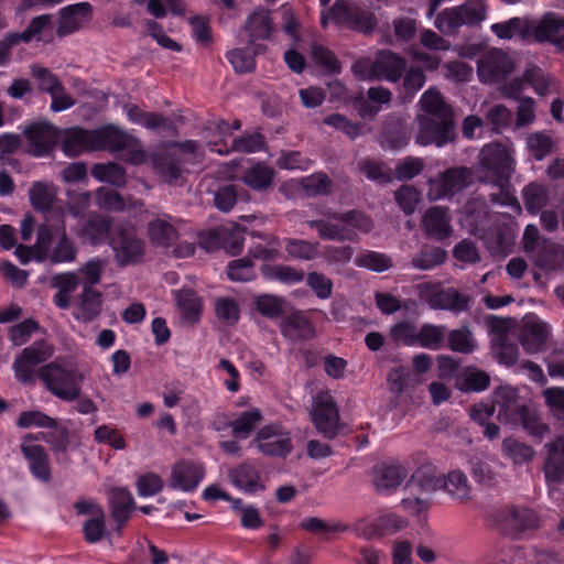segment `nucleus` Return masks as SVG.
I'll return each instance as SVG.
<instances>
[{"label": "nucleus", "instance_id": "obj_33", "mask_svg": "<svg viewBox=\"0 0 564 564\" xmlns=\"http://www.w3.org/2000/svg\"><path fill=\"white\" fill-rule=\"evenodd\" d=\"M281 333L290 340L310 339L315 335L311 322L302 312H294L280 323Z\"/></svg>", "mask_w": 564, "mask_h": 564}, {"label": "nucleus", "instance_id": "obj_13", "mask_svg": "<svg viewBox=\"0 0 564 564\" xmlns=\"http://www.w3.org/2000/svg\"><path fill=\"white\" fill-rule=\"evenodd\" d=\"M251 444L265 456L285 457L293 448L290 432L280 424L261 427Z\"/></svg>", "mask_w": 564, "mask_h": 564}, {"label": "nucleus", "instance_id": "obj_6", "mask_svg": "<svg viewBox=\"0 0 564 564\" xmlns=\"http://www.w3.org/2000/svg\"><path fill=\"white\" fill-rule=\"evenodd\" d=\"M94 151L107 150L132 164H141L147 155L138 139L119 128L109 126L93 130Z\"/></svg>", "mask_w": 564, "mask_h": 564}, {"label": "nucleus", "instance_id": "obj_16", "mask_svg": "<svg viewBox=\"0 0 564 564\" xmlns=\"http://www.w3.org/2000/svg\"><path fill=\"white\" fill-rule=\"evenodd\" d=\"M312 420L319 433L332 438L339 427V414L333 397L328 392L318 393L311 412Z\"/></svg>", "mask_w": 564, "mask_h": 564}, {"label": "nucleus", "instance_id": "obj_55", "mask_svg": "<svg viewBox=\"0 0 564 564\" xmlns=\"http://www.w3.org/2000/svg\"><path fill=\"white\" fill-rule=\"evenodd\" d=\"M318 242H311L302 239H286L285 250L293 259L312 260L318 256Z\"/></svg>", "mask_w": 564, "mask_h": 564}, {"label": "nucleus", "instance_id": "obj_20", "mask_svg": "<svg viewBox=\"0 0 564 564\" xmlns=\"http://www.w3.org/2000/svg\"><path fill=\"white\" fill-rule=\"evenodd\" d=\"M111 247L120 265L134 264L144 256V243L129 229L119 230L111 237Z\"/></svg>", "mask_w": 564, "mask_h": 564}, {"label": "nucleus", "instance_id": "obj_57", "mask_svg": "<svg viewBox=\"0 0 564 564\" xmlns=\"http://www.w3.org/2000/svg\"><path fill=\"white\" fill-rule=\"evenodd\" d=\"M355 264L376 272H383L392 267V260L384 253L364 251L355 259Z\"/></svg>", "mask_w": 564, "mask_h": 564}, {"label": "nucleus", "instance_id": "obj_32", "mask_svg": "<svg viewBox=\"0 0 564 564\" xmlns=\"http://www.w3.org/2000/svg\"><path fill=\"white\" fill-rule=\"evenodd\" d=\"M444 476H438L434 470L419 469L413 476L410 482L405 487V491L411 495L420 494L425 498L430 499V496L436 490L443 488Z\"/></svg>", "mask_w": 564, "mask_h": 564}, {"label": "nucleus", "instance_id": "obj_25", "mask_svg": "<svg viewBox=\"0 0 564 564\" xmlns=\"http://www.w3.org/2000/svg\"><path fill=\"white\" fill-rule=\"evenodd\" d=\"M408 473L400 464H379L373 468L372 482L383 495L393 492L406 478Z\"/></svg>", "mask_w": 564, "mask_h": 564}, {"label": "nucleus", "instance_id": "obj_29", "mask_svg": "<svg viewBox=\"0 0 564 564\" xmlns=\"http://www.w3.org/2000/svg\"><path fill=\"white\" fill-rule=\"evenodd\" d=\"M231 484L246 494H258L264 490V484L257 468L249 464H241L229 471Z\"/></svg>", "mask_w": 564, "mask_h": 564}, {"label": "nucleus", "instance_id": "obj_5", "mask_svg": "<svg viewBox=\"0 0 564 564\" xmlns=\"http://www.w3.org/2000/svg\"><path fill=\"white\" fill-rule=\"evenodd\" d=\"M40 228L37 234L36 261L50 259L54 263L72 262L76 258V248L66 235L65 226L51 224Z\"/></svg>", "mask_w": 564, "mask_h": 564}, {"label": "nucleus", "instance_id": "obj_43", "mask_svg": "<svg viewBox=\"0 0 564 564\" xmlns=\"http://www.w3.org/2000/svg\"><path fill=\"white\" fill-rule=\"evenodd\" d=\"M534 264L545 272L564 268V247L549 242L531 259Z\"/></svg>", "mask_w": 564, "mask_h": 564}, {"label": "nucleus", "instance_id": "obj_9", "mask_svg": "<svg viewBox=\"0 0 564 564\" xmlns=\"http://www.w3.org/2000/svg\"><path fill=\"white\" fill-rule=\"evenodd\" d=\"M405 68V61L391 51H381L375 59L362 58L352 69L364 79H384L397 82Z\"/></svg>", "mask_w": 564, "mask_h": 564}, {"label": "nucleus", "instance_id": "obj_39", "mask_svg": "<svg viewBox=\"0 0 564 564\" xmlns=\"http://www.w3.org/2000/svg\"><path fill=\"white\" fill-rule=\"evenodd\" d=\"M109 502L113 519L121 525L134 508L131 492L126 488H113L109 491Z\"/></svg>", "mask_w": 564, "mask_h": 564}, {"label": "nucleus", "instance_id": "obj_51", "mask_svg": "<svg viewBox=\"0 0 564 564\" xmlns=\"http://www.w3.org/2000/svg\"><path fill=\"white\" fill-rule=\"evenodd\" d=\"M522 194L527 210L534 215L541 212L549 200L547 189L536 183L527 185Z\"/></svg>", "mask_w": 564, "mask_h": 564}, {"label": "nucleus", "instance_id": "obj_48", "mask_svg": "<svg viewBox=\"0 0 564 564\" xmlns=\"http://www.w3.org/2000/svg\"><path fill=\"white\" fill-rule=\"evenodd\" d=\"M177 306L182 316L188 322H196L199 317L202 303L192 290H181L175 293Z\"/></svg>", "mask_w": 564, "mask_h": 564}, {"label": "nucleus", "instance_id": "obj_31", "mask_svg": "<svg viewBox=\"0 0 564 564\" xmlns=\"http://www.w3.org/2000/svg\"><path fill=\"white\" fill-rule=\"evenodd\" d=\"M490 30L500 40H525L532 36V20L516 17L491 24Z\"/></svg>", "mask_w": 564, "mask_h": 564}, {"label": "nucleus", "instance_id": "obj_22", "mask_svg": "<svg viewBox=\"0 0 564 564\" xmlns=\"http://www.w3.org/2000/svg\"><path fill=\"white\" fill-rule=\"evenodd\" d=\"M532 36L536 42H547L564 51V17L549 12L540 20H532Z\"/></svg>", "mask_w": 564, "mask_h": 564}, {"label": "nucleus", "instance_id": "obj_12", "mask_svg": "<svg viewBox=\"0 0 564 564\" xmlns=\"http://www.w3.org/2000/svg\"><path fill=\"white\" fill-rule=\"evenodd\" d=\"M487 13L484 0H468L464 4L445 9L435 19V26L442 33H451L465 24L482 21Z\"/></svg>", "mask_w": 564, "mask_h": 564}, {"label": "nucleus", "instance_id": "obj_17", "mask_svg": "<svg viewBox=\"0 0 564 564\" xmlns=\"http://www.w3.org/2000/svg\"><path fill=\"white\" fill-rule=\"evenodd\" d=\"M514 69L513 59L503 51L494 48L478 61V76L482 83H498Z\"/></svg>", "mask_w": 564, "mask_h": 564}, {"label": "nucleus", "instance_id": "obj_49", "mask_svg": "<svg viewBox=\"0 0 564 564\" xmlns=\"http://www.w3.org/2000/svg\"><path fill=\"white\" fill-rule=\"evenodd\" d=\"M261 419L262 413L256 408L240 413L230 423L232 434L241 438H247L253 431L254 426L259 424Z\"/></svg>", "mask_w": 564, "mask_h": 564}, {"label": "nucleus", "instance_id": "obj_34", "mask_svg": "<svg viewBox=\"0 0 564 564\" xmlns=\"http://www.w3.org/2000/svg\"><path fill=\"white\" fill-rule=\"evenodd\" d=\"M272 30L273 28L270 14L263 9L256 10L247 19L246 31L250 37V45H253V43L258 40H268L272 33ZM260 48V46H252V51L256 53H259Z\"/></svg>", "mask_w": 564, "mask_h": 564}, {"label": "nucleus", "instance_id": "obj_40", "mask_svg": "<svg viewBox=\"0 0 564 564\" xmlns=\"http://www.w3.org/2000/svg\"><path fill=\"white\" fill-rule=\"evenodd\" d=\"M274 175L275 172L271 166L257 163L246 170L241 180L249 188L261 192L272 185Z\"/></svg>", "mask_w": 564, "mask_h": 564}, {"label": "nucleus", "instance_id": "obj_59", "mask_svg": "<svg viewBox=\"0 0 564 564\" xmlns=\"http://www.w3.org/2000/svg\"><path fill=\"white\" fill-rule=\"evenodd\" d=\"M448 346L454 351L470 354L477 349V341L467 327H462L448 334Z\"/></svg>", "mask_w": 564, "mask_h": 564}, {"label": "nucleus", "instance_id": "obj_46", "mask_svg": "<svg viewBox=\"0 0 564 564\" xmlns=\"http://www.w3.org/2000/svg\"><path fill=\"white\" fill-rule=\"evenodd\" d=\"M123 111L130 122L147 129H158L167 126V120L153 112H144L135 105H124Z\"/></svg>", "mask_w": 564, "mask_h": 564}, {"label": "nucleus", "instance_id": "obj_42", "mask_svg": "<svg viewBox=\"0 0 564 564\" xmlns=\"http://www.w3.org/2000/svg\"><path fill=\"white\" fill-rule=\"evenodd\" d=\"M57 188L52 183L35 182L30 191L32 206L43 213H50L54 208Z\"/></svg>", "mask_w": 564, "mask_h": 564}, {"label": "nucleus", "instance_id": "obj_8", "mask_svg": "<svg viewBox=\"0 0 564 564\" xmlns=\"http://www.w3.org/2000/svg\"><path fill=\"white\" fill-rule=\"evenodd\" d=\"M39 377L46 389L59 400L70 402L80 394L83 376L75 369L51 362L41 368Z\"/></svg>", "mask_w": 564, "mask_h": 564}, {"label": "nucleus", "instance_id": "obj_47", "mask_svg": "<svg viewBox=\"0 0 564 564\" xmlns=\"http://www.w3.org/2000/svg\"><path fill=\"white\" fill-rule=\"evenodd\" d=\"M91 175L99 182L109 183L117 187L126 184V172L117 163H98L91 169Z\"/></svg>", "mask_w": 564, "mask_h": 564}, {"label": "nucleus", "instance_id": "obj_10", "mask_svg": "<svg viewBox=\"0 0 564 564\" xmlns=\"http://www.w3.org/2000/svg\"><path fill=\"white\" fill-rule=\"evenodd\" d=\"M416 291L422 301L432 310L460 313L468 308L470 297L454 288L442 289L440 283H421Z\"/></svg>", "mask_w": 564, "mask_h": 564}, {"label": "nucleus", "instance_id": "obj_37", "mask_svg": "<svg viewBox=\"0 0 564 564\" xmlns=\"http://www.w3.org/2000/svg\"><path fill=\"white\" fill-rule=\"evenodd\" d=\"M53 32V19L50 14H42L34 18L26 30L21 33H12L11 41L31 42L32 40H44Z\"/></svg>", "mask_w": 564, "mask_h": 564}, {"label": "nucleus", "instance_id": "obj_45", "mask_svg": "<svg viewBox=\"0 0 564 564\" xmlns=\"http://www.w3.org/2000/svg\"><path fill=\"white\" fill-rule=\"evenodd\" d=\"M525 147L529 153L536 160L542 161L554 149L553 138L545 131L529 133L525 138Z\"/></svg>", "mask_w": 564, "mask_h": 564}, {"label": "nucleus", "instance_id": "obj_23", "mask_svg": "<svg viewBox=\"0 0 564 564\" xmlns=\"http://www.w3.org/2000/svg\"><path fill=\"white\" fill-rule=\"evenodd\" d=\"M35 440L37 438L31 435L23 437L20 448L32 476L42 482H48L51 479L48 456L44 448L34 442Z\"/></svg>", "mask_w": 564, "mask_h": 564}, {"label": "nucleus", "instance_id": "obj_14", "mask_svg": "<svg viewBox=\"0 0 564 564\" xmlns=\"http://www.w3.org/2000/svg\"><path fill=\"white\" fill-rule=\"evenodd\" d=\"M473 173L467 167L449 169L429 183L427 196L432 200L452 197L471 184Z\"/></svg>", "mask_w": 564, "mask_h": 564}, {"label": "nucleus", "instance_id": "obj_35", "mask_svg": "<svg viewBox=\"0 0 564 564\" xmlns=\"http://www.w3.org/2000/svg\"><path fill=\"white\" fill-rule=\"evenodd\" d=\"M62 148L66 155L77 156L85 151H94L93 130L73 128L65 132Z\"/></svg>", "mask_w": 564, "mask_h": 564}, {"label": "nucleus", "instance_id": "obj_41", "mask_svg": "<svg viewBox=\"0 0 564 564\" xmlns=\"http://www.w3.org/2000/svg\"><path fill=\"white\" fill-rule=\"evenodd\" d=\"M376 529H367V522L361 521L356 525V531L359 535L371 539L378 531L383 533H395L406 527V521L393 513L381 516L377 519Z\"/></svg>", "mask_w": 564, "mask_h": 564}, {"label": "nucleus", "instance_id": "obj_15", "mask_svg": "<svg viewBox=\"0 0 564 564\" xmlns=\"http://www.w3.org/2000/svg\"><path fill=\"white\" fill-rule=\"evenodd\" d=\"M25 151L34 156L47 155L58 140L57 129L46 121H34L23 130Z\"/></svg>", "mask_w": 564, "mask_h": 564}, {"label": "nucleus", "instance_id": "obj_27", "mask_svg": "<svg viewBox=\"0 0 564 564\" xmlns=\"http://www.w3.org/2000/svg\"><path fill=\"white\" fill-rule=\"evenodd\" d=\"M102 296L93 288H83L82 293L75 301L74 317L83 323L93 322L101 312Z\"/></svg>", "mask_w": 564, "mask_h": 564}, {"label": "nucleus", "instance_id": "obj_44", "mask_svg": "<svg viewBox=\"0 0 564 564\" xmlns=\"http://www.w3.org/2000/svg\"><path fill=\"white\" fill-rule=\"evenodd\" d=\"M490 377L487 372L476 368L467 367L457 378L458 389L466 392H480L488 388Z\"/></svg>", "mask_w": 564, "mask_h": 564}, {"label": "nucleus", "instance_id": "obj_7", "mask_svg": "<svg viewBox=\"0 0 564 564\" xmlns=\"http://www.w3.org/2000/svg\"><path fill=\"white\" fill-rule=\"evenodd\" d=\"M239 120H234L230 124L220 121L214 131L213 138L208 140L207 145L212 152L220 155L228 154L231 151L257 152L263 147V139L259 133L232 138V131L240 129Z\"/></svg>", "mask_w": 564, "mask_h": 564}, {"label": "nucleus", "instance_id": "obj_11", "mask_svg": "<svg viewBox=\"0 0 564 564\" xmlns=\"http://www.w3.org/2000/svg\"><path fill=\"white\" fill-rule=\"evenodd\" d=\"M321 20L323 25L334 22L361 32H369L375 28L371 13L346 0H337L328 12L322 11Z\"/></svg>", "mask_w": 564, "mask_h": 564}, {"label": "nucleus", "instance_id": "obj_24", "mask_svg": "<svg viewBox=\"0 0 564 564\" xmlns=\"http://www.w3.org/2000/svg\"><path fill=\"white\" fill-rule=\"evenodd\" d=\"M421 226L427 237L436 240L446 239L453 232L449 210L441 206L429 208L423 214Z\"/></svg>", "mask_w": 564, "mask_h": 564}, {"label": "nucleus", "instance_id": "obj_50", "mask_svg": "<svg viewBox=\"0 0 564 564\" xmlns=\"http://www.w3.org/2000/svg\"><path fill=\"white\" fill-rule=\"evenodd\" d=\"M261 272L267 280H276L285 284H295L304 279L302 271L290 265H263Z\"/></svg>", "mask_w": 564, "mask_h": 564}, {"label": "nucleus", "instance_id": "obj_62", "mask_svg": "<svg viewBox=\"0 0 564 564\" xmlns=\"http://www.w3.org/2000/svg\"><path fill=\"white\" fill-rule=\"evenodd\" d=\"M106 261L99 258L91 259L83 264L75 271L80 280V283L85 286L91 288L94 284H98L101 278V273L105 270Z\"/></svg>", "mask_w": 564, "mask_h": 564}, {"label": "nucleus", "instance_id": "obj_18", "mask_svg": "<svg viewBox=\"0 0 564 564\" xmlns=\"http://www.w3.org/2000/svg\"><path fill=\"white\" fill-rule=\"evenodd\" d=\"M551 335L550 326L535 314H527L521 323L519 340L529 354L543 350Z\"/></svg>", "mask_w": 564, "mask_h": 564}, {"label": "nucleus", "instance_id": "obj_63", "mask_svg": "<svg viewBox=\"0 0 564 564\" xmlns=\"http://www.w3.org/2000/svg\"><path fill=\"white\" fill-rule=\"evenodd\" d=\"M332 182L324 173H315L301 180V189L306 196H317L330 192Z\"/></svg>", "mask_w": 564, "mask_h": 564}, {"label": "nucleus", "instance_id": "obj_36", "mask_svg": "<svg viewBox=\"0 0 564 564\" xmlns=\"http://www.w3.org/2000/svg\"><path fill=\"white\" fill-rule=\"evenodd\" d=\"M148 234L151 241L159 247L167 248L177 239V231L171 217L164 215L149 223Z\"/></svg>", "mask_w": 564, "mask_h": 564}, {"label": "nucleus", "instance_id": "obj_53", "mask_svg": "<svg viewBox=\"0 0 564 564\" xmlns=\"http://www.w3.org/2000/svg\"><path fill=\"white\" fill-rule=\"evenodd\" d=\"M446 336V328L442 325L424 324L419 329L417 344L423 348L436 350L441 348Z\"/></svg>", "mask_w": 564, "mask_h": 564}, {"label": "nucleus", "instance_id": "obj_19", "mask_svg": "<svg viewBox=\"0 0 564 564\" xmlns=\"http://www.w3.org/2000/svg\"><path fill=\"white\" fill-rule=\"evenodd\" d=\"M52 356V349L45 341H35L26 347L13 362L15 378L22 383H29L34 377V367Z\"/></svg>", "mask_w": 564, "mask_h": 564}, {"label": "nucleus", "instance_id": "obj_61", "mask_svg": "<svg viewBox=\"0 0 564 564\" xmlns=\"http://www.w3.org/2000/svg\"><path fill=\"white\" fill-rule=\"evenodd\" d=\"M254 304L260 314L270 318H278L285 313V301L276 295H260Z\"/></svg>", "mask_w": 564, "mask_h": 564}, {"label": "nucleus", "instance_id": "obj_28", "mask_svg": "<svg viewBox=\"0 0 564 564\" xmlns=\"http://www.w3.org/2000/svg\"><path fill=\"white\" fill-rule=\"evenodd\" d=\"M91 7L87 2L68 6L61 10L58 34L66 35L80 29L90 18Z\"/></svg>", "mask_w": 564, "mask_h": 564}, {"label": "nucleus", "instance_id": "obj_54", "mask_svg": "<svg viewBox=\"0 0 564 564\" xmlns=\"http://www.w3.org/2000/svg\"><path fill=\"white\" fill-rule=\"evenodd\" d=\"M109 231L110 224L107 219L98 215H91L87 218L80 236L91 243H97L102 240Z\"/></svg>", "mask_w": 564, "mask_h": 564}, {"label": "nucleus", "instance_id": "obj_52", "mask_svg": "<svg viewBox=\"0 0 564 564\" xmlns=\"http://www.w3.org/2000/svg\"><path fill=\"white\" fill-rule=\"evenodd\" d=\"M446 490L455 499H468L470 495V486L467 476L460 470H452L444 477V486Z\"/></svg>", "mask_w": 564, "mask_h": 564}, {"label": "nucleus", "instance_id": "obj_21", "mask_svg": "<svg viewBox=\"0 0 564 564\" xmlns=\"http://www.w3.org/2000/svg\"><path fill=\"white\" fill-rule=\"evenodd\" d=\"M205 477L204 465L192 460L176 463L169 478V487L183 492H193Z\"/></svg>", "mask_w": 564, "mask_h": 564}, {"label": "nucleus", "instance_id": "obj_58", "mask_svg": "<svg viewBox=\"0 0 564 564\" xmlns=\"http://www.w3.org/2000/svg\"><path fill=\"white\" fill-rule=\"evenodd\" d=\"M249 252L256 259L275 260L280 257L279 240L274 236H260V241L253 242Z\"/></svg>", "mask_w": 564, "mask_h": 564}, {"label": "nucleus", "instance_id": "obj_1", "mask_svg": "<svg viewBox=\"0 0 564 564\" xmlns=\"http://www.w3.org/2000/svg\"><path fill=\"white\" fill-rule=\"evenodd\" d=\"M497 420L505 424L518 425L523 427L533 436L543 437L547 427L535 417H530L524 404L521 402L517 391L511 387H500L492 393L491 404L479 403L471 408L470 416L473 420L485 425L486 420L495 415Z\"/></svg>", "mask_w": 564, "mask_h": 564}, {"label": "nucleus", "instance_id": "obj_2", "mask_svg": "<svg viewBox=\"0 0 564 564\" xmlns=\"http://www.w3.org/2000/svg\"><path fill=\"white\" fill-rule=\"evenodd\" d=\"M419 106L423 111L417 117L419 132L416 143L443 147L455 139L452 108L444 101L435 88H429L420 98Z\"/></svg>", "mask_w": 564, "mask_h": 564}, {"label": "nucleus", "instance_id": "obj_3", "mask_svg": "<svg viewBox=\"0 0 564 564\" xmlns=\"http://www.w3.org/2000/svg\"><path fill=\"white\" fill-rule=\"evenodd\" d=\"M513 170L514 159L502 144L489 143L481 149L476 167L479 181L506 189Z\"/></svg>", "mask_w": 564, "mask_h": 564}, {"label": "nucleus", "instance_id": "obj_64", "mask_svg": "<svg viewBox=\"0 0 564 564\" xmlns=\"http://www.w3.org/2000/svg\"><path fill=\"white\" fill-rule=\"evenodd\" d=\"M446 259V252L442 248L423 250L412 259V265L419 270H431L442 264Z\"/></svg>", "mask_w": 564, "mask_h": 564}, {"label": "nucleus", "instance_id": "obj_38", "mask_svg": "<svg viewBox=\"0 0 564 564\" xmlns=\"http://www.w3.org/2000/svg\"><path fill=\"white\" fill-rule=\"evenodd\" d=\"M220 241H221L223 248L227 252H229L231 254H236L242 249V243H243L242 231L239 228H234L229 232L228 238L225 237L223 231L213 232L209 235L208 241L205 239V237H202L199 240V243L204 249L212 251L218 247Z\"/></svg>", "mask_w": 564, "mask_h": 564}, {"label": "nucleus", "instance_id": "obj_30", "mask_svg": "<svg viewBox=\"0 0 564 564\" xmlns=\"http://www.w3.org/2000/svg\"><path fill=\"white\" fill-rule=\"evenodd\" d=\"M547 457L544 464L545 477L551 482L564 481V437H556L545 445Z\"/></svg>", "mask_w": 564, "mask_h": 564}, {"label": "nucleus", "instance_id": "obj_4", "mask_svg": "<svg viewBox=\"0 0 564 564\" xmlns=\"http://www.w3.org/2000/svg\"><path fill=\"white\" fill-rule=\"evenodd\" d=\"M308 224L317 230L322 239L337 241H357L360 234L372 229L371 219L359 212L334 214L328 220L317 219Z\"/></svg>", "mask_w": 564, "mask_h": 564}, {"label": "nucleus", "instance_id": "obj_56", "mask_svg": "<svg viewBox=\"0 0 564 564\" xmlns=\"http://www.w3.org/2000/svg\"><path fill=\"white\" fill-rule=\"evenodd\" d=\"M502 453L509 457L514 464H523L534 457V449L514 438H506L502 442Z\"/></svg>", "mask_w": 564, "mask_h": 564}, {"label": "nucleus", "instance_id": "obj_26", "mask_svg": "<svg viewBox=\"0 0 564 564\" xmlns=\"http://www.w3.org/2000/svg\"><path fill=\"white\" fill-rule=\"evenodd\" d=\"M524 83L531 85L539 95H546L550 89L551 80L540 68L531 67L525 69L522 78H514L502 89L509 98H517L524 88Z\"/></svg>", "mask_w": 564, "mask_h": 564}, {"label": "nucleus", "instance_id": "obj_60", "mask_svg": "<svg viewBox=\"0 0 564 564\" xmlns=\"http://www.w3.org/2000/svg\"><path fill=\"white\" fill-rule=\"evenodd\" d=\"M369 101L373 105H365L360 108L359 112L361 117H373L376 116L383 105H388L391 101V91L383 87H372L368 90Z\"/></svg>", "mask_w": 564, "mask_h": 564}]
</instances>
